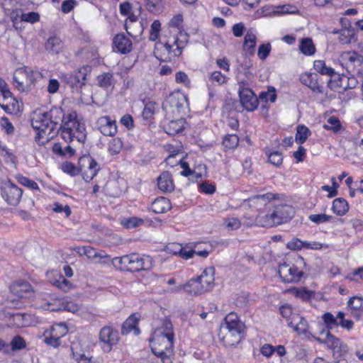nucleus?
Returning <instances> with one entry per match:
<instances>
[{
	"instance_id": "obj_4",
	"label": "nucleus",
	"mask_w": 363,
	"mask_h": 363,
	"mask_svg": "<svg viewBox=\"0 0 363 363\" xmlns=\"http://www.w3.org/2000/svg\"><path fill=\"white\" fill-rule=\"evenodd\" d=\"M280 315L286 320L289 327L298 335H306L308 333L307 320L297 313H294L291 306L284 304L279 308Z\"/></svg>"
},
{
	"instance_id": "obj_13",
	"label": "nucleus",
	"mask_w": 363,
	"mask_h": 363,
	"mask_svg": "<svg viewBox=\"0 0 363 363\" xmlns=\"http://www.w3.org/2000/svg\"><path fill=\"white\" fill-rule=\"evenodd\" d=\"M22 194L23 190L10 181L5 183L1 188V196L9 205H18Z\"/></svg>"
},
{
	"instance_id": "obj_61",
	"label": "nucleus",
	"mask_w": 363,
	"mask_h": 363,
	"mask_svg": "<svg viewBox=\"0 0 363 363\" xmlns=\"http://www.w3.org/2000/svg\"><path fill=\"white\" fill-rule=\"evenodd\" d=\"M196 244L195 243H187L184 246L182 244L173 242L172 244H169L166 245L164 250H185L186 248H189V250H193L195 248Z\"/></svg>"
},
{
	"instance_id": "obj_38",
	"label": "nucleus",
	"mask_w": 363,
	"mask_h": 363,
	"mask_svg": "<svg viewBox=\"0 0 363 363\" xmlns=\"http://www.w3.org/2000/svg\"><path fill=\"white\" fill-rule=\"evenodd\" d=\"M255 224L261 227H272L277 225L272 213L270 214L258 215L255 218Z\"/></svg>"
},
{
	"instance_id": "obj_9",
	"label": "nucleus",
	"mask_w": 363,
	"mask_h": 363,
	"mask_svg": "<svg viewBox=\"0 0 363 363\" xmlns=\"http://www.w3.org/2000/svg\"><path fill=\"white\" fill-rule=\"evenodd\" d=\"M184 290L191 295H199L206 292L203 285L199 280V277L192 278L185 284H181L175 287L163 289L160 294H175Z\"/></svg>"
},
{
	"instance_id": "obj_62",
	"label": "nucleus",
	"mask_w": 363,
	"mask_h": 363,
	"mask_svg": "<svg viewBox=\"0 0 363 363\" xmlns=\"http://www.w3.org/2000/svg\"><path fill=\"white\" fill-rule=\"evenodd\" d=\"M0 125L7 134L11 135L13 133L14 127L8 118L2 117L0 120Z\"/></svg>"
},
{
	"instance_id": "obj_2",
	"label": "nucleus",
	"mask_w": 363,
	"mask_h": 363,
	"mask_svg": "<svg viewBox=\"0 0 363 363\" xmlns=\"http://www.w3.org/2000/svg\"><path fill=\"white\" fill-rule=\"evenodd\" d=\"M76 111H71L65 115L60 123L59 130H61L62 139L66 143H71L74 138L83 142L86 138L85 125L77 120Z\"/></svg>"
},
{
	"instance_id": "obj_46",
	"label": "nucleus",
	"mask_w": 363,
	"mask_h": 363,
	"mask_svg": "<svg viewBox=\"0 0 363 363\" xmlns=\"http://www.w3.org/2000/svg\"><path fill=\"white\" fill-rule=\"evenodd\" d=\"M266 155L268 157V161L272 164L279 167L282 164L283 156L282 154L279 151H270L266 150Z\"/></svg>"
},
{
	"instance_id": "obj_42",
	"label": "nucleus",
	"mask_w": 363,
	"mask_h": 363,
	"mask_svg": "<svg viewBox=\"0 0 363 363\" xmlns=\"http://www.w3.org/2000/svg\"><path fill=\"white\" fill-rule=\"evenodd\" d=\"M61 48L62 41L57 37H51L48 38L45 43L46 50L53 53L59 52Z\"/></svg>"
},
{
	"instance_id": "obj_52",
	"label": "nucleus",
	"mask_w": 363,
	"mask_h": 363,
	"mask_svg": "<svg viewBox=\"0 0 363 363\" xmlns=\"http://www.w3.org/2000/svg\"><path fill=\"white\" fill-rule=\"evenodd\" d=\"M11 350H20L26 347V343L25 340L20 335H16L13 337L10 343Z\"/></svg>"
},
{
	"instance_id": "obj_33",
	"label": "nucleus",
	"mask_w": 363,
	"mask_h": 363,
	"mask_svg": "<svg viewBox=\"0 0 363 363\" xmlns=\"http://www.w3.org/2000/svg\"><path fill=\"white\" fill-rule=\"evenodd\" d=\"M256 42L257 37L255 34L251 30H247L244 38L243 50L248 55H253L255 54Z\"/></svg>"
},
{
	"instance_id": "obj_17",
	"label": "nucleus",
	"mask_w": 363,
	"mask_h": 363,
	"mask_svg": "<svg viewBox=\"0 0 363 363\" xmlns=\"http://www.w3.org/2000/svg\"><path fill=\"white\" fill-rule=\"evenodd\" d=\"M278 198V194L269 192L264 194H257L251 196L245 200V203L252 209L261 211L266 207L269 201L277 199Z\"/></svg>"
},
{
	"instance_id": "obj_10",
	"label": "nucleus",
	"mask_w": 363,
	"mask_h": 363,
	"mask_svg": "<svg viewBox=\"0 0 363 363\" xmlns=\"http://www.w3.org/2000/svg\"><path fill=\"white\" fill-rule=\"evenodd\" d=\"M342 65L349 72L361 74L363 71V55L355 51L344 52L340 55Z\"/></svg>"
},
{
	"instance_id": "obj_41",
	"label": "nucleus",
	"mask_w": 363,
	"mask_h": 363,
	"mask_svg": "<svg viewBox=\"0 0 363 363\" xmlns=\"http://www.w3.org/2000/svg\"><path fill=\"white\" fill-rule=\"evenodd\" d=\"M311 133V130L306 126L303 125H298L295 137L296 143L300 145L304 143Z\"/></svg>"
},
{
	"instance_id": "obj_39",
	"label": "nucleus",
	"mask_w": 363,
	"mask_h": 363,
	"mask_svg": "<svg viewBox=\"0 0 363 363\" xmlns=\"http://www.w3.org/2000/svg\"><path fill=\"white\" fill-rule=\"evenodd\" d=\"M321 318L326 328L325 332H330V330L338 327V320H337L335 316L331 313H325L323 314Z\"/></svg>"
},
{
	"instance_id": "obj_25",
	"label": "nucleus",
	"mask_w": 363,
	"mask_h": 363,
	"mask_svg": "<svg viewBox=\"0 0 363 363\" xmlns=\"http://www.w3.org/2000/svg\"><path fill=\"white\" fill-rule=\"evenodd\" d=\"M98 128L106 136H113L117 132L116 121L108 116H101L97 121Z\"/></svg>"
},
{
	"instance_id": "obj_58",
	"label": "nucleus",
	"mask_w": 363,
	"mask_h": 363,
	"mask_svg": "<svg viewBox=\"0 0 363 363\" xmlns=\"http://www.w3.org/2000/svg\"><path fill=\"white\" fill-rule=\"evenodd\" d=\"M259 99L265 100V101H271L274 103L277 99V94L274 87L269 89L267 92H261L259 96Z\"/></svg>"
},
{
	"instance_id": "obj_14",
	"label": "nucleus",
	"mask_w": 363,
	"mask_h": 363,
	"mask_svg": "<svg viewBox=\"0 0 363 363\" xmlns=\"http://www.w3.org/2000/svg\"><path fill=\"white\" fill-rule=\"evenodd\" d=\"M81 171L83 172V179L89 182L96 175L99 170L97 162L89 155H84L79 159Z\"/></svg>"
},
{
	"instance_id": "obj_19",
	"label": "nucleus",
	"mask_w": 363,
	"mask_h": 363,
	"mask_svg": "<svg viewBox=\"0 0 363 363\" xmlns=\"http://www.w3.org/2000/svg\"><path fill=\"white\" fill-rule=\"evenodd\" d=\"M276 225L288 222L294 215V210L291 206L282 204L275 207L272 212Z\"/></svg>"
},
{
	"instance_id": "obj_36",
	"label": "nucleus",
	"mask_w": 363,
	"mask_h": 363,
	"mask_svg": "<svg viewBox=\"0 0 363 363\" xmlns=\"http://www.w3.org/2000/svg\"><path fill=\"white\" fill-rule=\"evenodd\" d=\"M357 38L354 29L352 28H342L340 30L339 41L340 43L349 44L352 42L357 41Z\"/></svg>"
},
{
	"instance_id": "obj_22",
	"label": "nucleus",
	"mask_w": 363,
	"mask_h": 363,
	"mask_svg": "<svg viewBox=\"0 0 363 363\" xmlns=\"http://www.w3.org/2000/svg\"><path fill=\"white\" fill-rule=\"evenodd\" d=\"M141 315L138 313H132L123 323L121 327V334L126 335L133 332L135 335H138L140 333V330L138 327V323L140 320Z\"/></svg>"
},
{
	"instance_id": "obj_44",
	"label": "nucleus",
	"mask_w": 363,
	"mask_h": 363,
	"mask_svg": "<svg viewBox=\"0 0 363 363\" xmlns=\"http://www.w3.org/2000/svg\"><path fill=\"white\" fill-rule=\"evenodd\" d=\"M300 50L306 55H311L315 53V48L311 38H303L300 44Z\"/></svg>"
},
{
	"instance_id": "obj_45",
	"label": "nucleus",
	"mask_w": 363,
	"mask_h": 363,
	"mask_svg": "<svg viewBox=\"0 0 363 363\" xmlns=\"http://www.w3.org/2000/svg\"><path fill=\"white\" fill-rule=\"evenodd\" d=\"M53 285L65 292H67L74 288L73 284L61 274L59 275L57 279L53 281Z\"/></svg>"
},
{
	"instance_id": "obj_7",
	"label": "nucleus",
	"mask_w": 363,
	"mask_h": 363,
	"mask_svg": "<svg viewBox=\"0 0 363 363\" xmlns=\"http://www.w3.org/2000/svg\"><path fill=\"white\" fill-rule=\"evenodd\" d=\"M185 104L188 105V98L185 94L180 91L171 93L162 103L164 116L180 115Z\"/></svg>"
},
{
	"instance_id": "obj_63",
	"label": "nucleus",
	"mask_w": 363,
	"mask_h": 363,
	"mask_svg": "<svg viewBox=\"0 0 363 363\" xmlns=\"http://www.w3.org/2000/svg\"><path fill=\"white\" fill-rule=\"evenodd\" d=\"M175 80L177 83H182L187 87L190 86V79L188 77L187 74L184 72L179 71L177 72L175 76Z\"/></svg>"
},
{
	"instance_id": "obj_40",
	"label": "nucleus",
	"mask_w": 363,
	"mask_h": 363,
	"mask_svg": "<svg viewBox=\"0 0 363 363\" xmlns=\"http://www.w3.org/2000/svg\"><path fill=\"white\" fill-rule=\"evenodd\" d=\"M313 67L315 71L321 74L333 77L335 74L334 69L327 67L325 61L323 60L314 61Z\"/></svg>"
},
{
	"instance_id": "obj_30",
	"label": "nucleus",
	"mask_w": 363,
	"mask_h": 363,
	"mask_svg": "<svg viewBox=\"0 0 363 363\" xmlns=\"http://www.w3.org/2000/svg\"><path fill=\"white\" fill-rule=\"evenodd\" d=\"M128 16V20L130 24L125 23V28L128 33L133 37H138L141 35L143 32L144 28L142 23H137V16H135L132 11Z\"/></svg>"
},
{
	"instance_id": "obj_32",
	"label": "nucleus",
	"mask_w": 363,
	"mask_h": 363,
	"mask_svg": "<svg viewBox=\"0 0 363 363\" xmlns=\"http://www.w3.org/2000/svg\"><path fill=\"white\" fill-rule=\"evenodd\" d=\"M214 268L208 267L205 269L202 274L198 277L199 281L203 286L206 292L210 291L214 286Z\"/></svg>"
},
{
	"instance_id": "obj_57",
	"label": "nucleus",
	"mask_w": 363,
	"mask_h": 363,
	"mask_svg": "<svg viewBox=\"0 0 363 363\" xmlns=\"http://www.w3.org/2000/svg\"><path fill=\"white\" fill-rule=\"evenodd\" d=\"M21 21H25L30 23H35L40 20V15L37 12H29L23 13L21 16Z\"/></svg>"
},
{
	"instance_id": "obj_8",
	"label": "nucleus",
	"mask_w": 363,
	"mask_h": 363,
	"mask_svg": "<svg viewBox=\"0 0 363 363\" xmlns=\"http://www.w3.org/2000/svg\"><path fill=\"white\" fill-rule=\"evenodd\" d=\"M320 335L322 337H313L317 342L325 345L328 349L331 350L333 355L342 356L347 352V345L330 332H325V330H323L320 333Z\"/></svg>"
},
{
	"instance_id": "obj_55",
	"label": "nucleus",
	"mask_w": 363,
	"mask_h": 363,
	"mask_svg": "<svg viewBox=\"0 0 363 363\" xmlns=\"http://www.w3.org/2000/svg\"><path fill=\"white\" fill-rule=\"evenodd\" d=\"M13 290L16 291L17 293L29 292L32 291V286L26 281L19 280L13 286Z\"/></svg>"
},
{
	"instance_id": "obj_54",
	"label": "nucleus",
	"mask_w": 363,
	"mask_h": 363,
	"mask_svg": "<svg viewBox=\"0 0 363 363\" xmlns=\"http://www.w3.org/2000/svg\"><path fill=\"white\" fill-rule=\"evenodd\" d=\"M16 179L21 184L27 186L31 189H39L38 184L35 182L30 180L26 177L19 174L16 176Z\"/></svg>"
},
{
	"instance_id": "obj_11",
	"label": "nucleus",
	"mask_w": 363,
	"mask_h": 363,
	"mask_svg": "<svg viewBox=\"0 0 363 363\" xmlns=\"http://www.w3.org/2000/svg\"><path fill=\"white\" fill-rule=\"evenodd\" d=\"M162 128L169 135H176L183 133L185 129L186 119L179 115L164 116L162 121Z\"/></svg>"
},
{
	"instance_id": "obj_28",
	"label": "nucleus",
	"mask_w": 363,
	"mask_h": 363,
	"mask_svg": "<svg viewBox=\"0 0 363 363\" xmlns=\"http://www.w3.org/2000/svg\"><path fill=\"white\" fill-rule=\"evenodd\" d=\"M161 328L163 331L160 334V345L167 343L169 347H172L174 345V333L171 320L168 318L164 319Z\"/></svg>"
},
{
	"instance_id": "obj_6",
	"label": "nucleus",
	"mask_w": 363,
	"mask_h": 363,
	"mask_svg": "<svg viewBox=\"0 0 363 363\" xmlns=\"http://www.w3.org/2000/svg\"><path fill=\"white\" fill-rule=\"evenodd\" d=\"M180 38H174L172 42L169 40L164 44V50H160V62L171 61L173 58L182 55L183 49L189 40V35L186 33L179 32Z\"/></svg>"
},
{
	"instance_id": "obj_12",
	"label": "nucleus",
	"mask_w": 363,
	"mask_h": 363,
	"mask_svg": "<svg viewBox=\"0 0 363 363\" xmlns=\"http://www.w3.org/2000/svg\"><path fill=\"white\" fill-rule=\"evenodd\" d=\"M119 334L117 330L113 329L111 326H104L99 332V340L103 342V350L104 352H110L113 346L118 344L119 341Z\"/></svg>"
},
{
	"instance_id": "obj_23",
	"label": "nucleus",
	"mask_w": 363,
	"mask_h": 363,
	"mask_svg": "<svg viewBox=\"0 0 363 363\" xmlns=\"http://www.w3.org/2000/svg\"><path fill=\"white\" fill-rule=\"evenodd\" d=\"M220 330L243 333L244 325L240 320L238 315L235 313L231 312L225 316L224 323L221 324Z\"/></svg>"
},
{
	"instance_id": "obj_34",
	"label": "nucleus",
	"mask_w": 363,
	"mask_h": 363,
	"mask_svg": "<svg viewBox=\"0 0 363 363\" xmlns=\"http://www.w3.org/2000/svg\"><path fill=\"white\" fill-rule=\"evenodd\" d=\"M174 184L170 172L164 171L160 174V191L163 192H172Z\"/></svg>"
},
{
	"instance_id": "obj_59",
	"label": "nucleus",
	"mask_w": 363,
	"mask_h": 363,
	"mask_svg": "<svg viewBox=\"0 0 363 363\" xmlns=\"http://www.w3.org/2000/svg\"><path fill=\"white\" fill-rule=\"evenodd\" d=\"M347 305L354 310H363V299L361 297L354 296L348 301Z\"/></svg>"
},
{
	"instance_id": "obj_43",
	"label": "nucleus",
	"mask_w": 363,
	"mask_h": 363,
	"mask_svg": "<svg viewBox=\"0 0 363 363\" xmlns=\"http://www.w3.org/2000/svg\"><path fill=\"white\" fill-rule=\"evenodd\" d=\"M239 144V138L236 134L225 135L223 140V145L226 149L234 150Z\"/></svg>"
},
{
	"instance_id": "obj_37",
	"label": "nucleus",
	"mask_w": 363,
	"mask_h": 363,
	"mask_svg": "<svg viewBox=\"0 0 363 363\" xmlns=\"http://www.w3.org/2000/svg\"><path fill=\"white\" fill-rule=\"evenodd\" d=\"M97 84L103 89H108L113 86L114 79L111 72H104L99 74L97 78Z\"/></svg>"
},
{
	"instance_id": "obj_53",
	"label": "nucleus",
	"mask_w": 363,
	"mask_h": 363,
	"mask_svg": "<svg viewBox=\"0 0 363 363\" xmlns=\"http://www.w3.org/2000/svg\"><path fill=\"white\" fill-rule=\"evenodd\" d=\"M271 50L272 45L269 43L260 45L257 51L258 57L262 60H264L269 56Z\"/></svg>"
},
{
	"instance_id": "obj_21",
	"label": "nucleus",
	"mask_w": 363,
	"mask_h": 363,
	"mask_svg": "<svg viewBox=\"0 0 363 363\" xmlns=\"http://www.w3.org/2000/svg\"><path fill=\"white\" fill-rule=\"evenodd\" d=\"M288 250H301L302 248H306L310 250H321L322 248H330L333 246L328 244L320 243V242H303L298 238H294L290 242L286 244Z\"/></svg>"
},
{
	"instance_id": "obj_49",
	"label": "nucleus",
	"mask_w": 363,
	"mask_h": 363,
	"mask_svg": "<svg viewBox=\"0 0 363 363\" xmlns=\"http://www.w3.org/2000/svg\"><path fill=\"white\" fill-rule=\"evenodd\" d=\"M144 220L137 217H130L124 218L121 221V224L128 229L137 228L143 223Z\"/></svg>"
},
{
	"instance_id": "obj_31",
	"label": "nucleus",
	"mask_w": 363,
	"mask_h": 363,
	"mask_svg": "<svg viewBox=\"0 0 363 363\" xmlns=\"http://www.w3.org/2000/svg\"><path fill=\"white\" fill-rule=\"evenodd\" d=\"M79 256L86 258L94 263H106L110 261L106 251H78Z\"/></svg>"
},
{
	"instance_id": "obj_20",
	"label": "nucleus",
	"mask_w": 363,
	"mask_h": 363,
	"mask_svg": "<svg viewBox=\"0 0 363 363\" xmlns=\"http://www.w3.org/2000/svg\"><path fill=\"white\" fill-rule=\"evenodd\" d=\"M65 79L67 84L74 90L78 91L86 84V69L83 67L74 73L66 75Z\"/></svg>"
},
{
	"instance_id": "obj_29",
	"label": "nucleus",
	"mask_w": 363,
	"mask_h": 363,
	"mask_svg": "<svg viewBox=\"0 0 363 363\" xmlns=\"http://www.w3.org/2000/svg\"><path fill=\"white\" fill-rule=\"evenodd\" d=\"M113 48L122 54H126L132 49V42L124 34H118L113 38Z\"/></svg>"
},
{
	"instance_id": "obj_16",
	"label": "nucleus",
	"mask_w": 363,
	"mask_h": 363,
	"mask_svg": "<svg viewBox=\"0 0 363 363\" xmlns=\"http://www.w3.org/2000/svg\"><path fill=\"white\" fill-rule=\"evenodd\" d=\"M278 273L285 283H296L300 281L303 273L296 266L284 263L279 266Z\"/></svg>"
},
{
	"instance_id": "obj_64",
	"label": "nucleus",
	"mask_w": 363,
	"mask_h": 363,
	"mask_svg": "<svg viewBox=\"0 0 363 363\" xmlns=\"http://www.w3.org/2000/svg\"><path fill=\"white\" fill-rule=\"evenodd\" d=\"M347 279L351 281H359V279L363 281V267L354 269L347 276Z\"/></svg>"
},
{
	"instance_id": "obj_3",
	"label": "nucleus",
	"mask_w": 363,
	"mask_h": 363,
	"mask_svg": "<svg viewBox=\"0 0 363 363\" xmlns=\"http://www.w3.org/2000/svg\"><path fill=\"white\" fill-rule=\"evenodd\" d=\"M113 264L121 270L130 272H138L146 270L151 266L149 257H142L138 253L124 255L120 257H114L112 259Z\"/></svg>"
},
{
	"instance_id": "obj_27",
	"label": "nucleus",
	"mask_w": 363,
	"mask_h": 363,
	"mask_svg": "<svg viewBox=\"0 0 363 363\" xmlns=\"http://www.w3.org/2000/svg\"><path fill=\"white\" fill-rule=\"evenodd\" d=\"M242 332L220 330L219 336L227 347L236 346L242 340Z\"/></svg>"
},
{
	"instance_id": "obj_47",
	"label": "nucleus",
	"mask_w": 363,
	"mask_h": 363,
	"mask_svg": "<svg viewBox=\"0 0 363 363\" xmlns=\"http://www.w3.org/2000/svg\"><path fill=\"white\" fill-rule=\"evenodd\" d=\"M108 150L111 155H118L123 147V143L120 138H115L108 143Z\"/></svg>"
},
{
	"instance_id": "obj_51",
	"label": "nucleus",
	"mask_w": 363,
	"mask_h": 363,
	"mask_svg": "<svg viewBox=\"0 0 363 363\" xmlns=\"http://www.w3.org/2000/svg\"><path fill=\"white\" fill-rule=\"evenodd\" d=\"M323 128L327 130H331L336 133L340 130L341 123L337 118L331 116L328 119L327 124H325Z\"/></svg>"
},
{
	"instance_id": "obj_5",
	"label": "nucleus",
	"mask_w": 363,
	"mask_h": 363,
	"mask_svg": "<svg viewBox=\"0 0 363 363\" xmlns=\"http://www.w3.org/2000/svg\"><path fill=\"white\" fill-rule=\"evenodd\" d=\"M42 77V74L30 67L23 66L18 68L13 74V85L21 91H26L35 81Z\"/></svg>"
},
{
	"instance_id": "obj_18",
	"label": "nucleus",
	"mask_w": 363,
	"mask_h": 363,
	"mask_svg": "<svg viewBox=\"0 0 363 363\" xmlns=\"http://www.w3.org/2000/svg\"><path fill=\"white\" fill-rule=\"evenodd\" d=\"M0 106L9 114H18L21 111L19 102L11 91H4V94L0 95Z\"/></svg>"
},
{
	"instance_id": "obj_35",
	"label": "nucleus",
	"mask_w": 363,
	"mask_h": 363,
	"mask_svg": "<svg viewBox=\"0 0 363 363\" xmlns=\"http://www.w3.org/2000/svg\"><path fill=\"white\" fill-rule=\"evenodd\" d=\"M332 210L337 216H345L349 211L348 203L343 198L335 199L333 202Z\"/></svg>"
},
{
	"instance_id": "obj_48",
	"label": "nucleus",
	"mask_w": 363,
	"mask_h": 363,
	"mask_svg": "<svg viewBox=\"0 0 363 363\" xmlns=\"http://www.w3.org/2000/svg\"><path fill=\"white\" fill-rule=\"evenodd\" d=\"M164 347L165 351L160 352V359L162 363H172L173 346L169 347L167 343H162Z\"/></svg>"
},
{
	"instance_id": "obj_56",
	"label": "nucleus",
	"mask_w": 363,
	"mask_h": 363,
	"mask_svg": "<svg viewBox=\"0 0 363 363\" xmlns=\"http://www.w3.org/2000/svg\"><path fill=\"white\" fill-rule=\"evenodd\" d=\"M309 220L316 224L326 223L330 221L332 218V216L326 214H312L308 217Z\"/></svg>"
},
{
	"instance_id": "obj_26",
	"label": "nucleus",
	"mask_w": 363,
	"mask_h": 363,
	"mask_svg": "<svg viewBox=\"0 0 363 363\" xmlns=\"http://www.w3.org/2000/svg\"><path fill=\"white\" fill-rule=\"evenodd\" d=\"M301 82L310 88L313 92L323 93V86L318 82V75L314 73H304L300 76Z\"/></svg>"
},
{
	"instance_id": "obj_60",
	"label": "nucleus",
	"mask_w": 363,
	"mask_h": 363,
	"mask_svg": "<svg viewBox=\"0 0 363 363\" xmlns=\"http://www.w3.org/2000/svg\"><path fill=\"white\" fill-rule=\"evenodd\" d=\"M156 106H157L156 103H153V102L147 103L145 104L144 110L143 111V116L144 118H145V119L150 118L155 113Z\"/></svg>"
},
{
	"instance_id": "obj_24",
	"label": "nucleus",
	"mask_w": 363,
	"mask_h": 363,
	"mask_svg": "<svg viewBox=\"0 0 363 363\" xmlns=\"http://www.w3.org/2000/svg\"><path fill=\"white\" fill-rule=\"evenodd\" d=\"M67 333V328L64 323L57 324L52 327L50 336L45 339L46 342L55 347H58L61 343V337Z\"/></svg>"
},
{
	"instance_id": "obj_1",
	"label": "nucleus",
	"mask_w": 363,
	"mask_h": 363,
	"mask_svg": "<svg viewBox=\"0 0 363 363\" xmlns=\"http://www.w3.org/2000/svg\"><path fill=\"white\" fill-rule=\"evenodd\" d=\"M64 116L60 107H52L49 111L39 113L31 120L33 128L38 131L35 141L45 145L59 133V125Z\"/></svg>"
},
{
	"instance_id": "obj_15",
	"label": "nucleus",
	"mask_w": 363,
	"mask_h": 363,
	"mask_svg": "<svg viewBox=\"0 0 363 363\" xmlns=\"http://www.w3.org/2000/svg\"><path fill=\"white\" fill-rule=\"evenodd\" d=\"M243 84H240L238 91L240 103L245 110L252 111L257 108L259 99L250 89L244 87Z\"/></svg>"
},
{
	"instance_id": "obj_50",
	"label": "nucleus",
	"mask_w": 363,
	"mask_h": 363,
	"mask_svg": "<svg viewBox=\"0 0 363 363\" xmlns=\"http://www.w3.org/2000/svg\"><path fill=\"white\" fill-rule=\"evenodd\" d=\"M293 291L296 297L300 298L303 301H308L314 295V291L305 288H294Z\"/></svg>"
}]
</instances>
